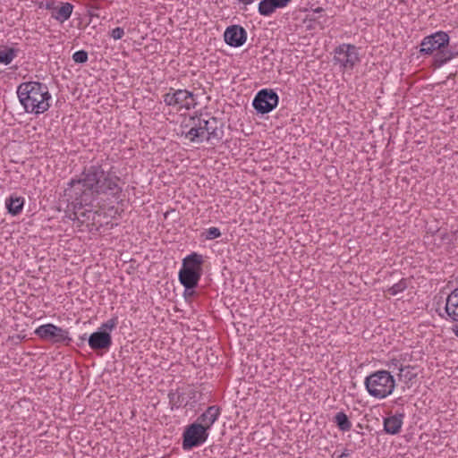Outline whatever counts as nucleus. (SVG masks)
<instances>
[{
  "mask_svg": "<svg viewBox=\"0 0 458 458\" xmlns=\"http://www.w3.org/2000/svg\"><path fill=\"white\" fill-rule=\"evenodd\" d=\"M120 178L106 172L100 165L84 167L78 179H72L64 189V196L71 201L73 210L72 220L80 224L92 221L94 223L98 211L93 212V203L99 195L110 193L118 196L122 188L118 182Z\"/></svg>",
  "mask_w": 458,
  "mask_h": 458,
  "instance_id": "nucleus-1",
  "label": "nucleus"
},
{
  "mask_svg": "<svg viewBox=\"0 0 458 458\" xmlns=\"http://www.w3.org/2000/svg\"><path fill=\"white\" fill-rule=\"evenodd\" d=\"M17 95L26 113L40 114L50 107L51 95L47 86L42 82H22L17 88Z\"/></svg>",
  "mask_w": 458,
  "mask_h": 458,
  "instance_id": "nucleus-2",
  "label": "nucleus"
},
{
  "mask_svg": "<svg viewBox=\"0 0 458 458\" xmlns=\"http://www.w3.org/2000/svg\"><path fill=\"white\" fill-rule=\"evenodd\" d=\"M202 120L190 113H180L174 116V132L182 144L202 143Z\"/></svg>",
  "mask_w": 458,
  "mask_h": 458,
  "instance_id": "nucleus-3",
  "label": "nucleus"
},
{
  "mask_svg": "<svg viewBox=\"0 0 458 458\" xmlns=\"http://www.w3.org/2000/svg\"><path fill=\"white\" fill-rule=\"evenodd\" d=\"M364 385L371 396L383 399L393 393L395 380L389 371L377 370L365 378Z\"/></svg>",
  "mask_w": 458,
  "mask_h": 458,
  "instance_id": "nucleus-4",
  "label": "nucleus"
},
{
  "mask_svg": "<svg viewBox=\"0 0 458 458\" xmlns=\"http://www.w3.org/2000/svg\"><path fill=\"white\" fill-rule=\"evenodd\" d=\"M34 333L42 340L52 344H64L65 345H69L72 342L68 330L51 323L39 326L36 328Z\"/></svg>",
  "mask_w": 458,
  "mask_h": 458,
  "instance_id": "nucleus-5",
  "label": "nucleus"
},
{
  "mask_svg": "<svg viewBox=\"0 0 458 458\" xmlns=\"http://www.w3.org/2000/svg\"><path fill=\"white\" fill-rule=\"evenodd\" d=\"M278 102L279 97L276 91L270 89H263L256 94L252 106L258 114H266L274 110Z\"/></svg>",
  "mask_w": 458,
  "mask_h": 458,
  "instance_id": "nucleus-6",
  "label": "nucleus"
},
{
  "mask_svg": "<svg viewBox=\"0 0 458 458\" xmlns=\"http://www.w3.org/2000/svg\"><path fill=\"white\" fill-rule=\"evenodd\" d=\"M208 437V432L202 425L192 423L189 425L182 435V448L190 450L205 443Z\"/></svg>",
  "mask_w": 458,
  "mask_h": 458,
  "instance_id": "nucleus-7",
  "label": "nucleus"
},
{
  "mask_svg": "<svg viewBox=\"0 0 458 458\" xmlns=\"http://www.w3.org/2000/svg\"><path fill=\"white\" fill-rule=\"evenodd\" d=\"M334 61L345 70H352L360 61L357 47L351 44L340 45L335 50Z\"/></svg>",
  "mask_w": 458,
  "mask_h": 458,
  "instance_id": "nucleus-8",
  "label": "nucleus"
},
{
  "mask_svg": "<svg viewBox=\"0 0 458 458\" xmlns=\"http://www.w3.org/2000/svg\"><path fill=\"white\" fill-rule=\"evenodd\" d=\"M449 35L445 31H437L423 38L420 44L421 54L431 55L435 50L445 48L449 44Z\"/></svg>",
  "mask_w": 458,
  "mask_h": 458,
  "instance_id": "nucleus-9",
  "label": "nucleus"
},
{
  "mask_svg": "<svg viewBox=\"0 0 458 458\" xmlns=\"http://www.w3.org/2000/svg\"><path fill=\"white\" fill-rule=\"evenodd\" d=\"M201 131H203V140L219 142L224 136V123L216 117L208 120H202Z\"/></svg>",
  "mask_w": 458,
  "mask_h": 458,
  "instance_id": "nucleus-10",
  "label": "nucleus"
},
{
  "mask_svg": "<svg viewBox=\"0 0 458 458\" xmlns=\"http://www.w3.org/2000/svg\"><path fill=\"white\" fill-rule=\"evenodd\" d=\"M178 277L181 284L184 286L182 294L185 300H191L196 294L195 288L199 284L201 275L180 269Z\"/></svg>",
  "mask_w": 458,
  "mask_h": 458,
  "instance_id": "nucleus-11",
  "label": "nucleus"
},
{
  "mask_svg": "<svg viewBox=\"0 0 458 458\" xmlns=\"http://www.w3.org/2000/svg\"><path fill=\"white\" fill-rule=\"evenodd\" d=\"M445 311L447 317L454 322L452 332L458 337V287L454 289L446 298Z\"/></svg>",
  "mask_w": 458,
  "mask_h": 458,
  "instance_id": "nucleus-12",
  "label": "nucleus"
},
{
  "mask_svg": "<svg viewBox=\"0 0 458 458\" xmlns=\"http://www.w3.org/2000/svg\"><path fill=\"white\" fill-rule=\"evenodd\" d=\"M193 95L188 90L178 89L174 92V116L180 113H189L194 105Z\"/></svg>",
  "mask_w": 458,
  "mask_h": 458,
  "instance_id": "nucleus-13",
  "label": "nucleus"
},
{
  "mask_svg": "<svg viewBox=\"0 0 458 458\" xmlns=\"http://www.w3.org/2000/svg\"><path fill=\"white\" fill-rule=\"evenodd\" d=\"M224 39L227 45L233 47H242L247 39V32L241 25H231L224 33Z\"/></svg>",
  "mask_w": 458,
  "mask_h": 458,
  "instance_id": "nucleus-14",
  "label": "nucleus"
},
{
  "mask_svg": "<svg viewBox=\"0 0 458 458\" xmlns=\"http://www.w3.org/2000/svg\"><path fill=\"white\" fill-rule=\"evenodd\" d=\"M88 344L93 351H107L112 345V336L109 332L98 330L89 335Z\"/></svg>",
  "mask_w": 458,
  "mask_h": 458,
  "instance_id": "nucleus-15",
  "label": "nucleus"
},
{
  "mask_svg": "<svg viewBox=\"0 0 458 458\" xmlns=\"http://www.w3.org/2000/svg\"><path fill=\"white\" fill-rule=\"evenodd\" d=\"M204 262L203 256L197 252H192L191 254L186 256L182 259V270L199 273L202 275V264Z\"/></svg>",
  "mask_w": 458,
  "mask_h": 458,
  "instance_id": "nucleus-16",
  "label": "nucleus"
},
{
  "mask_svg": "<svg viewBox=\"0 0 458 458\" xmlns=\"http://www.w3.org/2000/svg\"><path fill=\"white\" fill-rule=\"evenodd\" d=\"M220 415V409L218 406L213 405L209 406L205 412H203L198 419L197 422L202 427L205 428L206 430H208L211 426L215 423V421L217 420L218 416Z\"/></svg>",
  "mask_w": 458,
  "mask_h": 458,
  "instance_id": "nucleus-17",
  "label": "nucleus"
},
{
  "mask_svg": "<svg viewBox=\"0 0 458 458\" xmlns=\"http://www.w3.org/2000/svg\"><path fill=\"white\" fill-rule=\"evenodd\" d=\"M404 415L395 414L384 420V430L390 435H396L400 432Z\"/></svg>",
  "mask_w": 458,
  "mask_h": 458,
  "instance_id": "nucleus-18",
  "label": "nucleus"
},
{
  "mask_svg": "<svg viewBox=\"0 0 458 458\" xmlns=\"http://www.w3.org/2000/svg\"><path fill=\"white\" fill-rule=\"evenodd\" d=\"M73 11V5L68 2H61L59 6L55 8L51 13V17L57 21L63 23L69 20Z\"/></svg>",
  "mask_w": 458,
  "mask_h": 458,
  "instance_id": "nucleus-19",
  "label": "nucleus"
},
{
  "mask_svg": "<svg viewBox=\"0 0 458 458\" xmlns=\"http://www.w3.org/2000/svg\"><path fill=\"white\" fill-rule=\"evenodd\" d=\"M24 205V199L22 197H18L14 195H11L5 200V208L9 214L12 216L19 215Z\"/></svg>",
  "mask_w": 458,
  "mask_h": 458,
  "instance_id": "nucleus-20",
  "label": "nucleus"
},
{
  "mask_svg": "<svg viewBox=\"0 0 458 458\" xmlns=\"http://www.w3.org/2000/svg\"><path fill=\"white\" fill-rule=\"evenodd\" d=\"M456 56H458V50L442 48L435 55L434 64L437 67H440Z\"/></svg>",
  "mask_w": 458,
  "mask_h": 458,
  "instance_id": "nucleus-21",
  "label": "nucleus"
},
{
  "mask_svg": "<svg viewBox=\"0 0 458 458\" xmlns=\"http://www.w3.org/2000/svg\"><path fill=\"white\" fill-rule=\"evenodd\" d=\"M397 376L400 381H403L409 386V384L417 377L418 372L415 367L407 365L403 366V368L400 369V372L397 374Z\"/></svg>",
  "mask_w": 458,
  "mask_h": 458,
  "instance_id": "nucleus-22",
  "label": "nucleus"
},
{
  "mask_svg": "<svg viewBox=\"0 0 458 458\" xmlns=\"http://www.w3.org/2000/svg\"><path fill=\"white\" fill-rule=\"evenodd\" d=\"M279 8L273 0H261L259 4V13L263 16H269Z\"/></svg>",
  "mask_w": 458,
  "mask_h": 458,
  "instance_id": "nucleus-23",
  "label": "nucleus"
},
{
  "mask_svg": "<svg viewBox=\"0 0 458 458\" xmlns=\"http://www.w3.org/2000/svg\"><path fill=\"white\" fill-rule=\"evenodd\" d=\"M334 421L342 431H349L352 428V423L348 416L344 411L337 412L335 416Z\"/></svg>",
  "mask_w": 458,
  "mask_h": 458,
  "instance_id": "nucleus-24",
  "label": "nucleus"
},
{
  "mask_svg": "<svg viewBox=\"0 0 458 458\" xmlns=\"http://www.w3.org/2000/svg\"><path fill=\"white\" fill-rule=\"evenodd\" d=\"M18 50L13 47H5L0 50V64L8 65L16 57Z\"/></svg>",
  "mask_w": 458,
  "mask_h": 458,
  "instance_id": "nucleus-25",
  "label": "nucleus"
},
{
  "mask_svg": "<svg viewBox=\"0 0 458 458\" xmlns=\"http://www.w3.org/2000/svg\"><path fill=\"white\" fill-rule=\"evenodd\" d=\"M408 287V281L405 278L401 279L398 283L389 287L386 292L390 295L395 296L400 293H403Z\"/></svg>",
  "mask_w": 458,
  "mask_h": 458,
  "instance_id": "nucleus-26",
  "label": "nucleus"
},
{
  "mask_svg": "<svg viewBox=\"0 0 458 458\" xmlns=\"http://www.w3.org/2000/svg\"><path fill=\"white\" fill-rule=\"evenodd\" d=\"M88 59H89V55H88V52L85 50L76 51L72 55V60L76 64H85L88 61Z\"/></svg>",
  "mask_w": 458,
  "mask_h": 458,
  "instance_id": "nucleus-27",
  "label": "nucleus"
},
{
  "mask_svg": "<svg viewBox=\"0 0 458 458\" xmlns=\"http://www.w3.org/2000/svg\"><path fill=\"white\" fill-rule=\"evenodd\" d=\"M206 240H214L221 236V232L217 227H210L203 233Z\"/></svg>",
  "mask_w": 458,
  "mask_h": 458,
  "instance_id": "nucleus-28",
  "label": "nucleus"
},
{
  "mask_svg": "<svg viewBox=\"0 0 458 458\" xmlns=\"http://www.w3.org/2000/svg\"><path fill=\"white\" fill-rule=\"evenodd\" d=\"M118 324L117 318H112L108 319L106 322L103 323L101 327L98 328V330H104V331H111L113 330Z\"/></svg>",
  "mask_w": 458,
  "mask_h": 458,
  "instance_id": "nucleus-29",
  "label": "nucleus"
},
{
  "mask_svg": "<svg viewBox=\"0 0 458 458\" xmlns=\"http://www.w3.org/2000/svg\"><path fill=\"white\" fill-rule=\"evenodd\" d=\"M111 37L114 39V40H118V39H121L123 35H124V30L123 28L121 27H116L114 29L112 30L111 31Z\"/></svg>",
  "mask_w": 458,
  "mask_h": 458,
  "instance_id": "nucleus-30",
  "label": "nucleus"
},
{
  "mask_svg": "<svg viewBox=\"0 0 458 458\" xmlns=\"http://www.w3.org/2000/svg\"><path fill=\"white\" fill-rule=\"evenodd\" d=\"M389 369H391L393 371L398 370V373L400 372V369L403 368V365L401 363V361L397 359H392L388 364Z\"/></svg>",
  "mask_w": 458,
  "mask_h": 458,
  "instance_id": "nucleus-31",
  "label": "nucleus"
},
{
  "mask_svg": "<svg viewBox=\"0 0 458 458\" xmlns=\"http://www.w3.org/2000/svg\"><path fill=\"white\" fill-rule=\"evenodd\" d=\"M55 7H56V6L55 5V3H54V2H47V4H46V8H47V10H50V11H51V13L55 11Z\"/></svg>",
  "mask_w": 458,
  "mask_h": 458,
  "instance_id": "nucleus-32",
  "label": "nucleus"
},
{
  "mask_svg": "<svg viewBox=\"0 0 458 458\" xmlns=\"http://www.w3.org/2000/svg\"><path fill=\"white\" fill-rule=\"evenodd\" d=\"M165 102L170 106L172 105V96L170 95V93H167L165 95Z\"/></svg>",
  "mask_w": 458,
  "mask_h": 458,
  "instance_id": "nucleus-33",
  "label": "nucleus"
},
{
  "mask_svg": "<svg viewBox=\"0 0 458 458\" xmlns=\"http://www.w3.org/2000/svg\"><path fill=\"white\" fill-rule=\"evenodd\" d=\"M350 455V453L347 449H344V451L341 454H338L336 456V458H344V457H347Z\"/></svg>",
  "mask_w": 458,
  "mask_h": 458,
  "instance_id": "nucleus-34",
  "label": "nucleus"
},
{
  "mask_svg": "<svg viewBox=\"0 0 458 458\" xmlns=\"http://www.w3.org/2000/svg\"><path fill=\"white\" fill-rule=\"evenodd\" d=\"M86 335H87L85 334L84 335H82V336H81V337H80V339H81V341L82 343L87 339Z\"/></svg>",
  "mask_w": 458,
  "mask_h": 458,
  "instance_id": "nucleus-35",
  "label": "nucleus"
},
{
  "mask_svg": "<svg viewBox=\"0 0 458 458\" xmlns=\"http://www.w3.org/2000/svg\"><path fill=\"white\" fill-rule=\"evenodd\" d=\"M167 397L169 398V402L171 403L172 402V392H169L167 394Z\"/></svg>",
  "mask_w": 458,
  "mask_h": 458,
  "instance_id": "nucleus-36",
  "label": "nucleus"
},
{
  "mask_svg": "<svg viewBox=\"0 0 458 458\" xmlns=\"http://www.w3.org/2000/svg\"><path fill=\"white\" fill-rule=\"evenodd\" d=\"M316 13H319V12H322V8L318 7L315 10Z\"/></svg>",
  "mask_w": 458,
  "mask_h": 458,
  "instance_id": "nucleus-37",
  "label": "nucleus"
},
{
  "mask_svg": "<svg viewBox=\"0 0 458 458\" xmlns=\"http://www.w3.org/2000/svg\"><path fill=\"white\" fill-rule=\"evenodd\" d=\"M168 214H169V212H168V211H166V212L165 213V216L166 217Z\"/></svg>",
  "mask_w": 458,
  "mask_h": 458,
  "instance_id": "nucleus-38",
  "label": "nucleus"
}]
</instances>
